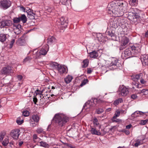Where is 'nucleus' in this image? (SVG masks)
Returning a JSON list of instances; mask_svg holds the SVG:
<instances>
[{
	"instance_id": "2f4dec72",
	"label": "nucleus",
	"mask_w": 148,
	"mask_h": 148,
	"mask_svg": "<svg viewBox=\"0 0 148 148\" xmlns=\"http://www.w3.org/2000/svg\"><path fill=\"white\" fill-rule=\"evenodd\" d=\"M60 2L62 4L64 5H69V3H70L71 2V0H60Z\"/></svg>"
},
{
	"instance_id": "3c124183",
	"label": "nucleus",
	"mask_w": 148,
	"mask_h": 148,
	"mask_svg": "<svg viewBox=\"0 0 148 148\" xmlns=\"http://www.w3.org/2000/svg\"><path fill=\"white\" fill-rule=\"evenodd\" d=\"M32 59L31 57L28 56L25 58L23 60V62H25L27 61H29L31 60Z\"/></svg>"
},
{
	"instance_id": "393cba45",
	"label": "nucleus",
	"mask_w": 148,
	"mask_h": 148,
	"mask_svg": "<svg viewBox=\"0 0 148 148\" xmlns=\"http://www.w3.org/2000/svg\"><path fill=\"white\" fill-rule=\"evenodd\" d=\"M118 60L115 58H113L112 60V62L110 64V66H116L117 64Z\"/></svg>"
},
{
	"instance_id": "9b49d317",
	"label": "nucleus",
	"mask_w": 148,
	"mask_h": 148,
	"mask_svg": "<svg viewBox=\"0 0 148 148\" xmlns=\"http://www.w3.org/2000/svg\"><path fill=\"white\" fill-rule=\"evenodd\" d=\"M20 130L18 129H15L11 131L10 133L11 136L14 139H17L20 135Z\"/></svg>"
},
{
	"instance_id": "1a4fd4ad",
	"label": "nucleus",
	"mask_w": 148,
	"mask_h": 148,
	"mask_svg": "<svg viewBox=\"0 0 148 148\" xmlns=\"http://www.w3.org/2000/svg\"><path fill=\"white\" fill-rule=\"evenodd\" d=\"M11 4V2L9 0H2L1 2V6L5 9L9 7Z\"/></svg>"
},
{
	"instance_id": "6ab92c4d",
	"label": "nucleus",
	"mask_w": 148,
	"mask_h": 148,
	"mask_svg": "<svg viewBox=\"0 0 148 148\" xmlns=\"http://www.w3.org/2000/svg\"><path fill=\"white\" fill-rule=\"evenodd\" d=\"M141 61L143 64L148 65V55H144L141 58Z\"/></svg>"
},
{
	"instance_id": "4c0bfd02",
	"label": "nucleus",
	"mask_w": 148,
	"mask_h": 148,
	"mask_svg": "<svg viewBox=\"0 0 148 148\" xmlns=\"http://www.w3.org/2000/svg\"><path fill=\"white\" fill-rule=\"evenodd\" d=\"M143 143V141L141 140H138L136 141L134 145V146L135 147H137L138 145L142 144Z\"/></svg>"
},
{
	"instance_id": "423d86ee",
	"label": "nucleus",
	"mask_w": 148,
	"mask_h": 148,
	"mask_svg": "<svg viewBox=\"0 0 148 148\" xmlns=\"http://www.w3.org/2000/svg\"><path fill=\"white\" fill-rule=\"evenodd\" d=\"M134 55V52L132 51L130 46L128 49H126L122 53L121 57L124 59H126L133 56Z\"/></svg>"
},
{
	"instance_id": "ddd939ff",
	"label": "nucleus",
	"mask_w": 148,
	"mask_h": 148,
	"mask_svg": "<svg viewBox=\"0 0 148 148\" xmlns=\"http://www.w3.org/2000/svg\"><path fill=\"white\" fill-rule=\"evenodd\" d=\"M67 67L64 66L60 65L57 68L58 72L60 74L66 73H67Z\"/></svg>"
},
{
	"instance_id": "37998d69",
	"label": "nucleus",
	"mask_w": 148,
	"mask_h": 148,
	"mask_svg": "<svg viewBox=\"0 0 148 148\" xmlns=\"http://www.w3.org/2000/svg\"><path fill=\"white\" fill-rule=\"evenodd\" d=\"M20 18H19V17H14L13 18V21L14 23H18L19 22H20Z\"/></svg>"
},
{
	"instance_id": "864d4df0",
	"label": "nucleus",
	"mask_w": 148,
	"mask_h": 148,
	"mask_svg": "<svg viewBox=\"0 0 148 148\" xmlns=\"http://www.w3.org/2000/svg\"><path fill=\"white\" fill-rule=\"evenodd\" d=\"M36 132L39 134L42 133L43 132V130L42 128H38Z\"/></svg>"
},
{
	"instance_id": "c756f323",
	"label": "nucleus",
	"mask_w": 148,
	"mask_h": 148,
	"mask_svg": "<svg viewBox=\"0 0 148 148\" xmlns=\"http://www.w3.org/2000/svg\"><path fill=\"white\" fill-rule=\"evenodd\" d=\"M33 140L34 142L38 143L40 141V139L38 137L36 134H34L33 136Z\"/></svg>"
},
{
	"instance_id": "473e14b6",
	"label": "nucleus",
	"mask_w": 148,
	"mask_h": 148,
	"mask_svg": "<svg viewBox=\"0 0 148 148\" xmlns=\"http://www.w3.org/2000/svg\"><path fill=\"white\" fill-rule=\"evenodd\" d=\"M129 3L132 6H136L138 4L137 0H130Z\"/></svg>"
},
{
	"instance_id": "6e6552de",
	"label": "nucleus",
	"mask_w": 148,
	"mask_h": 148,
	"mask_svg": "<svg viewBox=\"0 0 148 148\" xmlns=\"http://www.w3.org/2000/svg\"><path fill=\"white\" fill-rule=\"evenodd\" d=\"M12 22L9 20H0V27H6L11 25Z\"/></svg>"
},
{
	"instance_id": "c03bdc74",
	"label": "nucleus",
	"mask_w": 148,
	"mask_h": 148,
	"mask_svg": "<svg viewBox=\"0 0 148 148\" xmlns=\"http://www.w3.org/2000/svg\"><path fill=\"white\" fill-rule=\"evenodd\" d=\"M16 122L18 125H20L23 123V119L21 120L20 118H18L17 119Z\"/></svg>"
},
{
	"instance_id": "0e129e2a",
	"label": "nucleus",
	"mask_w": 148,
	"mask_h": 148,
	"mask_svg": "<svg viewBox=\"0 0 148 148\" xmlns=\"http://www.w3.org/2000/svg\"><path fill=\"white\" fill-rule=\"evenodd\" d=\"M132 127V125L130 124L126 126V128L127 129H129Z\"/></svg>"
},
{
	"instance_id": "cd10ccee",
	"label": "nucleus",
	"mask_w": 148,
	"mask_h": 148,
	"mask_svg": "<svg viewBox=\"0 0 148 148\" xmlns=\"http://www.w3.org/2000/svg\"><path fill=\"white\" fill-rule=\"evenodd\" d=\"M93 122L94 125L95 126H99V128L100 129L101 127V125H99L98 122V121L97 119L96 118H95L93 120Z\"/></svg>"
},
{
	"instance_id": "de8ad7c7",
	"label": "nucleus",
	"mask_w": 148,
	"mask_h": 148,
	"mask_svg": "<svg viewBox=\"0 0 148 148\" xmlns=\"http://www.w3.org/2000/svg\"><path fill=\"white\" fill-rule=\"evenodd\" d=\"M9 143L8 139V138L4 140L2 143V144L4 146H6Z\"/></svg>"
},
{
	"instance_id": "e433bc0d",
	"label": "nucleus",
	"mask_w": 148,
	"mask_h": 148,
	"mask_svg": "<svg viewBox=\"0 0 148 148\" xmlns=\"http://www.w3.org/2000/svg\"><path fill=\"white\" fill-rule=\"evenodd\" d=\"M98 39L99 42H103L104 40V37L101 34H99L97 35Z\"/></svg>"
},
{
	"instance_id": "338daca9",
	"label": "nucleus",
	"mask_w": 148,
	"mask_h": 148,
	"mask_svg": "<svg viewBox=\"0 0 148 148\" xmlns=\"http://www.w3.org/2000/svg\"><path fill=\"white\" fill-rule=\"evenodd\" d=\"M33 101L34 103L36 104L37 101V99L36 97H34L33 99Z\"/></svg>"
},
{
	"instance_id": "58836bf2",
	"label": "nucleus",
	"mask_w": 148,
	"mask_h": 148,
	"mask_svg": "<svg viewBox=\"0 0 148 148\" xmlns=\"http://www.w3.org/2000/svg\"><path fill=\"white\" fill-rule=\"evenodd\" d=\"M40 145L41 146H42L45 148H47L49 147V145L47 143L45 142L41 141L40 142Z\"/></svg>"
},
{
	"instance_id": "4468645a",
	"label": "nucleus",
	"mask_w": 148,
	"mask_h": 148,
	"mask_svg": "<svg viewBox=\"0 0 148 148\" xmlns=\"http://www.w3.org/2000/svg\"><path fill=\"white\" fill-rule=\"evenodd\" d=\"M131 49H132V51L134 52V54L135 53H138L140 51L141 46L139 45H135L130 46Z\"/></svg>"
},
{
	"instance_id": "f03ea898",
	"label": "nucleus",
	"mask_w": 148,
	"mask_h": 148,
	"mask_svg": "<svg viewBox=\"0 0 148 148\" xmlns=\"http://www.w3.org/2000/svg\"><path fill=\"white\" fill-rule=\"evenodd\" d=\"M53 120L57 125L62 127L68 121L69 119L63 114L59 113L55 115Z\"/></svg>"
},
{
	"instance_id": "a19ab883",
	"label": "nucleus",
	"mask_w": 148,
	"mask_h": 148,
	"mask_svg": "<svg viewBox=\"0 0 148 148\" xmlns=\"http://www.w3.org/2000/svg\"><path fill=\"white\" fill-rule=\"evenodd\" d=\"M123 102L122 99L121 98H119L117 100H116L114 102V104L115 105H117L119 103H121Z\"/></svg>"
},
{
	"instance_id": "a18cd8bd",
	"label": "nucleus",
	"mask_w": 148,
	"mask_h": 148,
	"mask_svg": "<svg viewBox=\"0 0 148 148\" xmlns=\"http://www.w3.org/2000/svg\"><path fill=\"white\" fill-rule=\"evenodd\" d=\"M29 114V112L27 110H25L23 112V115L25 116H28Z\"/></svg>"
},
{
	"instance_id": "5701e85b",
	"label": "nucleus",
	"mask_w": 148,
	"mask_h": 148,
	"mask_svg": "<svg viewBox=\"0 0 148 148\" xmlns=\"http://www.w3.org/2000/svg\"><path fill=\"white\" fill-rule=\"evenodd\" d=\"M73 79L72 76L69 75L64 78V81L66 84H69L71 82Z\"/></svg>"
},
{
	"instance_id": "6e6d98bb",
	"label": "nucleus",
	"mask_w": 148,
	"mask_h": 148,
	"mask_svg": "<svg viewBox=\"0 0 148 148\" xmlns=\"http://www.w3.org/2000/svg\"><path fill=\"white\" fill-rule=\"evenodd\" d=\"M5 135V134L4 133H2L1 134V135L0 136V141H2Z\"/></svg>"
},
{
	"instance_id": "f8f14e48",
	"label": "nucleus",
	"mask_w": 148,
	"mask_h": 148,
	"mask_svg": "<svg viewBox=\"0 0 148 148\" xmlns=\"http://www.w3.org/2000/svg\"><path fill=\"white\" fill-rule=\"evenodd\" d=\"M118 19V18H115L113 21L112 20L110 21V25L112 27L116 28L120 26V23Z\"/></svg>"
},
{
	"instance_id": "a878e982",
	"label": "nucleus",
	"mask_w": 148,
	"mask_h": 148,
	"mask_svg": "<svg viewBox=\"0 0 148 148\" xmlns=\"http://www.w3.org/2000/svg\"><path fill=\"white\" fill-rule=\"evenodd\" d=\"M20 21H21L23 23H25L27 21V17L24 14H22L19 17Z\"/></svg>"
},
{
	"instance_id": "680f3d73",
	"label": "nucleus",
	"mask_w": 148,
	"mask_h": 148,
	"mask_svg": "<svg viewBox=\"0 0 148 148\" xmlns=\"http://www.w3.org/2000/svg\"><path fill=\"white\" fill-rule=\"evenodd\" d=\"M141 79L140 80V83L143 84H144L146 83V81L144 80L143 79L141 78H140Z\"/></svg>"
},
{
	"instance_id": "f257e3e1",
	"label": "nucleus",
	"mask_w": 148,
	"mask_h": 148,
	"mask_svg": "<svg viewBox=\"0 0 148 148\" xmlns=\"http://www.w3.org/2000/svg\"><path fill=\"white\" fill-rule=\"evenodd\" d=\"M127 4L125 2L121 3L118 5L112 2L108 4L107 10L110 12V14L112 12L115 16L119 17L123 15L124 12H127Z\"/></svg>"
},
{
	"instance_id": "7c9ffc66",
	"label": "nucleus",
	"mask_w": 148,
	"mask_h": 148,
	"mask_svg": "<svg viewBox=\"0 0 148 148\" xmlns=\"http://www.w3.org/2000/svg\"><path fill=\"white\" fill-rule=\"evenodd\" d=\"M48 51V49L47 50L45 49L42 48L41 50L39 51L40 53L41 56L45 55Z\"/></svg>"
},
{
	"instance_id": "9d476101",
	"label": "nucleus",
	"mask_w": 148,
	"mask_h": 148,
	"mask_svg": "<svg viewBox=\"0 0 148 148\" xmlns=\"http://www.w3.org/2000/svg\"><path fill=\"white\" fill-rule=\"evenodd\" d=\"M119 91L120 92V95L123 96H126L129 92L128 88L124 86L121 87Z\"/></svg>"
},
{
	"instance_id": "79ce46f5",
	"label": "nucleus",
	"mask_w": 148,
	"mask_h": 148,
	"mask_svg": "<svg viewBox=\"0 0 148 148\" xmlns=\"http://www.w3.org/2000/svg\"><path fill=\"white\" fill-rule=\"evenodd\" d=\"M143 75V74L142 73H140L136 75H134L135 78H136L138 80L139 79L142 78Z\"/></svg>"
},
{
	"instance_id": "f704fd0d",
	"label": "nucleus",
	"mask_w": 148,
	"mask_h": 148,
	"mask_svg": "<svg viewBox=\"0 0 148 148\" xmlns=\"http://www.w3.org/2000/svg\"><path fill=\"white\" fill-rule=\"evenodd\" d=\"M88 59H85L83 61V64L82 65V67L83 68H85L88 66Z\"/></svg>"
},
{
	"instance_id": "72a5a7b5",
	"label": "nucleus",
	"mask_w": 148,
	"mask_h": 148,
	"mask_svg": "<svg viewBox=\"0 0 148 148\" xmlns=\"http://www.w3.org/2000/svg\"><path fill=\"white\" fill-rule=\"evenodd\" d=\"M60 24L62 25H64L65 23H67V22L66 21V19L64 17H62L60 19Z\"/></svg>"
},
{
	"instance_id": "603ef678",
	"label": "nucleus",
	"mask_w": 148,
	"mask_h": 148,
	"mask_svg": "<svg viewBox=\"0 0 148 148\" xmlns=\"http://www.w3.org/2000/svg\"><path fill=\"white\" fill-rule=\"evenodd\" d=\"M88 81L87 79H85L82 82L81 84H80V86H82L84 85L87 83Z\"/></svg>"
},
{
	"instance_id": "dca6fc26",
	"label": "nucleus",
	"mask_w": 148,
	"mask_h": 148,
	"mask_svg": "<svg viewBox=\"0 0 148 148\" xmlns=\"http://www.w3.org/2000/svg\"><path fill=\"white\" fill-rule=\"evenodd\" d=\"M26 36L25 35L18 39L17 41V44L19 45H23L25 44V39Z\"/></svg>"
},
{
	"instance_id": "09e8293b",
	"label": "nucleus",
	"mask_w": 148,
	"mask_h": 148,
	"mask_svg": "<svg viewBox=\"0 0 148 148\" xmlns=\"http://www.w3.org/2000/svg\"><path fill=\"white\" fill-rule=\"evenodd\" d=\"M103 110L102 108H99L97 109L96 111V113L98 114H99L102 113L103 112Z\"/></svg>"
},
{
	"instance_id": "052dcab7",
	"label": "nucleus",
	"mask_w": 148,
	"mask_h": 148,
	"mask_svg": "<svg viewBox=\"0 0 148 148\" xmlns=\"http://www.w3.org/2000/svg\"><path fill=\"white\" fill-rule=\"evenodd\" d=\"M14 42H15V40L14 39H12L11 42H10V46H11V47H12L13 45V44L14 43Z\"/></svg>"
},
{
	"instance_id": "20e7f679",
	"label": "nucleus",
	"mask_w": 148,
	"mask_h": 148,
	"mask_svg": "<svg viewBox=\"0 0 148 148\" xmlns=\"http://www.w3.org/2000/svg\"><path fill=\"white\" fill-rule=\"evenodd\" d=\"M118 37L119 41L122 45V46L120 47V49H123L124 48L123 46H125L127 44L129 41V40L124 34L121 33L118 34Z\"/></svg>"
},
{
	"instance_id": "ea45409f",
	"label": "nucleus",
	"mask_w": 148,
	"mask_h": 148,
	"mask_svg": "<svg viewBox=\"0 0 148 148\" xmlns=\"http://www.w3.org/2000/svg\"><path fill=\"white\" fill-rule=\"evenodd\" d=\"M108 35L111 37L113 38V39H115L116 38V36L114 33H113L111 31H109L108 32Z\"/></svg>"
},
{
	"instance_id": "aec40b11",
	"label": "nucleus",
	"mask_w": 148,
	"mask_h": 148,
	"mask_svg": "<svg viewBox=\"0 0 148 148\" xmlns=\"http://www.w3.org/2000/svg\"><path fill=\"white\" fill-rule=\"evenodd\" d=\"M90 132L93 135L100 136L101 135V133L99 130H97L96 129L93 127H91Z\"/></svg>"
},
{
	"instance_id": "5fc2aeb1",
	"label": "nucleus",
	"mask_w": 148,
	"mask_h": 148,
	"mask_svg": "<svg viewBox=\"0 0 148 148\" xmlns=\"http://www.w3.org/2000/svg\"><path fill=\"white\" fill-rule=\"evenodd\" d=\"M52 65L53 66H54L57 69V68L58 67V66H59V65H60V64H58L56 62H53L52 63Z\"/></svg>"
},
{
	"instance_id": "39448f33",
	"label": "nucleus",
	"mask_w": 148,
	"mask_h": 148,
	"mask_svg": "<svg viewBox=\"0 0 148 148\" xmlns=\"http://www.w3.org/2000/svg\"><path fill=\"white\" fill-rule=\"evenodd\" d=\"M98 101L97 99H92L85 103L83 106V108L85 109L92 108L95 106Z\"/></svg>"
},
{
	"instance_id": "a211bd4d",
	"label": "nucleus",
	"mask_w": 148,
	"mask_h": 148,
	"mask_svg": "<svg viewBox=\"0 0 148 148\" xmlns=\"http://www.w3.org/2000/svg\"><path fill=\"white\" fill-rule=\"evenodd\" d=\"M26 10L27 14L28 17L30 19H34V15L35 14L30 9L27 10L26 9Z\"/></svg>"
},
{
	"instance_id": "774afa93",
	"label": "nucleus",
	"mask_w": 148,
	"mask_h": 148,
	"mask_svg": "<svg viewBox=\"0 0 148 148\" xmlns=\"http://www.w3.org/2000/svg\"><path fill=\"white\" fill-rule=\"evenodd\" d=\"M23 143V142L22 141H19L18 143V145L19 146H21Z\"/></svg>"
},
{
	"instance_id": "c85d7f7f",
	"label": "nucleus",
	"mask_w": 148,
	"mask_h": 148,
	"mask_svg": "<svg viewBox=\"0 0 148 148\" xmlns=\"http://www.w3.org/2000/svg\"><path fill=\"white\" fill-rule=\"evenodd\" d=\"M144 113V112H141V111H136L135 112L133 113L132 114L131 116L133 117H136L139 116V115H138V114H140L141 115L143 113Z\"/></svg>"
},
{
	"instance_id": "13d9d810",
	"label": "nucleus",
	"mask_w": 148,
	"mask_h": 148,
	"mask_svg": "<svg viewBox=\"0 0 148 148\" xmlns=\"http://www.w3.org/2000/svg\"><path fill=\"white\" fill-rule=\"evenodd\" d=\"M147 122V121L146 120L142 121L140 123V124L142 125H145Z\"/></svg>"
},
{
	"instance_id": "0eeeda50",
	"label": "nucleus",
	"mask_w": 148,
	"mask_h": 148,
	"mask_svg": "<svg viewBox=\"0 0 148 148\" xmlns=\"http://www.w3.org/2000/svg\"><path fill=\"white\" fill-rule=\"evenodd\" d=\"M0 72L2 74L8 75L14 72L11 66H8L3 68L1 70Z\"/></svg>"
},
{
	"instance_id": "c9c22d12",
	"label": "nucleus",
	"mask_w": 148,
	"mask_h": 148,
	"mask_svg": "<svg viewBox=\"0 0 148 148\" xmlns=\"http://www.w3.org/2000/svg\"><path fill=\"white\" fill-rule=\"evenodd\" d=\"M32 119L35 122H38L39 119V118L38 115H34L32 116Z\"/></svg>"
},
{
	"instance_id": "69168bd1",
	"label": "nucleus",
	"mask_w": 148,
	"mask_h": 148,
	"mask_svg": "<svg viewBox=\"0 0 148 148\" xmlns=\"http://www.w3.org/2000/svg\"><path fill=\"white\" fill-rule=\"evenodd\" d=\"M92 72V70L90 68L88 69V70L87 71V73L88 74H90Z\"/></svg>"
},
{
	"instance_id": "bf43d9fd",
	"label": "nucleus",
	"mask_w": 148,
	"mask_h": 148,
	"mask_svg": "<svg viewBox=\"0 0 148 148\" xmlns=\"http://www.w3.org/2000/svg\"><path fill=\"white\" fill-rule=\"evenodd\" d=\"M17 78L19 80H21L23 78V77L21 75H19L17 76Z\"/></svg>"
},
{
	"instance_id": "bb28decb",
	"label": "nucleus",
	"mask_w": 148,
	"mask_h": 148,
	"mask_svg": "<svg viewBox=\"0 0 148 148\" xmlns=\"http://www.w3.org/2000/svg\"><path fill=\"white\" fill-rule=\"evenodd\" d=\"M6 39V37L5 34H1L0 31V41L1 42L5 41Z\"/></svg>"
},
{
	"instance_id": "412c9836",
	"label": "nucleus",
	"mask_w": 148,
	"mask_h": 148,
	"mask_svg": "<svg viewBox=\"0 0 148 148\" xmlns=\"http://www.w3.org/2000/svg\"><path fill=\"white\" fill-rule=\"evenodd\" d=\"M132 79L134 81V82L133 83V84H134V85L136 87L138 88H140L141 87V86H140V85L138 84V83L136 82L138 80L136 79V78H135L134 75L132 76Z\"/></svg>"
},
{
	"instance_id": "b1692460",
	"label": "nucleus",
	"mask_w": 148,
	"mask_h": 148,
	"mask_svg": "<svg viewBox=\"0 0 148 148\" xmlns=\"http://www.w3.org/2000/svg\"><path fill=\"white\" fill-rule=\"evenodd\" d=\"M56 41V39L53 36H49L48 39L47 43L50 45Z\"/></svg>"
},
{
	"instance_id": "4d7b16f0",
	"label": "nucleus",
	"mask_w": 148,
	"mask_h": 148,
	"mask_svg": "<svg viewBox=\"0 0 148 148\" xmlns=\"http://www.w3.org/2000/svg\"><path fill=\"white\" fill-rule=\"evenodd\" d=\"M35 92L37 95H40L42 94V92L41 91H40L38 90H36L35 91Z\"/></svg>"
},
{
	"instance_id": "2eb2a0df",
	"label": "nucleus",
	"mask_w": 148,
	"mask_h": 148,
	"mask_svg": "<svg viewBox=\"0 0 148 148\" xmlns=\"http://www.w3.org/2000/svg\"><path fill=\"white\" fill-rule=\"evenodd\" d=\"M13 25L14 33L17 34H20L21 32V25L19 24H14Z\"/></svg>"
},
{
	"instance_id": "7ed1b4c3",
	"label": "nucleus",
	"mask_w": 148,
	"mask_h": 148,
	"mask_svg": "<svg viewBox=\"0 0 148 148\" xmlns=\"http://www.w3.org/2000/svg\"><path fill=\"white\" fill-rule=\"evenodd\" d=\"M133 12L128 16V18L130 23L132 24H136L140 21V16L137 14L138 10L137 9H135L132 8L131 9Z\"/></svg>"
},
{
	"instance_id": "f3484780",
	"label": "nucleus",
	"mask_w": 148,
	"mask_h": 148,
	"mask_svg": "<svg viewBox=\"0 0 148 148\" xmlns=\"http://www.w3.org/2000/svg\"><path fill=\"white\" fill-rule=\"evenodd\" d=\"M33 58L36 59L40 58L41 55L39 51L37 49H34L33 52Z\"/></svg>"
},
{
	"instance_id": "49530a36",
	"label": "nucleus",
	"mask_w": 148,
	"mask_h": 148,
	"mask_svg": "<svg viewBox=\"0 0 148 148\" xmlns=\"http://www.w3.org/2000/svg\"><path fill=\"white\" fill-rule=\"evenodd\" d=\"M120 114V112L119 110H117L115 113L114 116L113 117V119H115L118 117Z\"/></svg>"
},
{
	"instance_id": "8fccbe9b",
	"label": "nucleus",
	"mask_w": 148,
	"mask_h": 148,
	"mask_svg": "<svg viewBox=\"0 0 148 148\" xmlns=\"http://www.w3.org/2000/svg\"><path fill=\"white\" fill-rule=\"evenodd\" d=\"M141 93H144V95H147L148 94V90L144 89L141 91Z\"/></svg>"
},
{
	"instance_id": "e2e57ef3",
	"label": "nucleus",
	"mask_w": 148,
	"mask_h": 148,
	"mask_svg": "<svg viewBox=\"0 0 148 148\" xmlns=\"http://www.w3.org/2000/svg\"><path fill=\"white\" fill-rule=\"evenodd\" d=\"M131 98L135 99L137 97V96L135 94H133L131 96Z\"/></svg>"
},
{
	"instance_id": "4be33fe9",
	"label": "nucleus",
	"mask_w": 148,
	"mask_h": 148,
	"mask_svg": "<svg viewBox=\"0 0 148 148\" xmlns=\"http://www.w3.org/2000/svg\"><path fill=\"white\" fill-rule=\"evenodd\" d=\"M89 56L92 58H96L98 56L97 52L95 51H93L89 53Z\"/></svg>"
}]
</instances>
